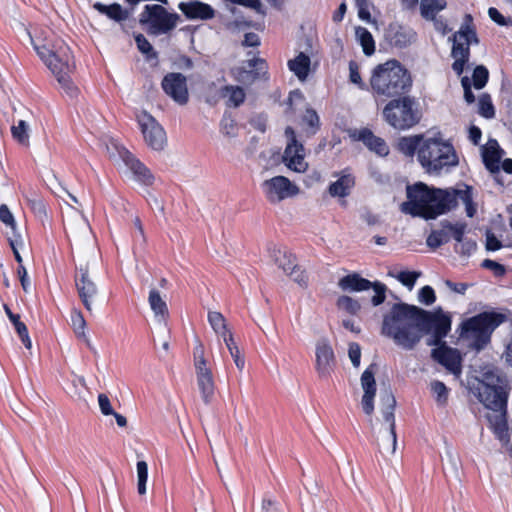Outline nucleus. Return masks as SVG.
Instances as JSON below:
<instances>
[{"label":"nucleus","instance_id":"nucleus-1","mask_svg":"<svg viewBox=\"0 0 512 512\" xmlns=\"http://www.w3.org/2000/svg\"><path fill=\"white\" fill-rule=\"evenodd\" d=\"M451 317L441 308L434 312L426 311L415 305L404 302L395 303L384 315L381 334L393 339L394 343L404 350H413L424 334H432L427 341L431 350V358L445 367L447 371L460 376L462 373V357L456 348L449 347L443 339L451 330Z\"/></svg>","mask_w":512,"mask_h":512},{"label":"nucleus","instance_id":"nucleus-2","mask_svg":"<svg viewBox=\"0 0 512 512\" xmlns=\"http://www.w3.org/2000/svg\"><path fill=\"white\" fill-rule=\"evenodd\" d=\"M407 201L401 204V211L424 220H434L447 214L458 206L461 200L465 205L466 215L474 217L477 208L473 201V187L462 183L460 187L436 188L423 182L408 185Z\"/></svg>","mask_w":512,"mask_h":512},{"label":"nucleus","instance_id":"nucleus-3","mask_svg":"<svg viewBox=\"0 0 512 512\" xmlns=\"http://www.w3.org/2000/svg\"><path fill=\"white\" fill-rule=\"evenodd\" d=\"M412 73L397 59L379 63L370 72L367 91L377 105L390 99L410 94L413 88Z\"/></svg>","mask_w":512,"mask_h":512},{"label":"nucleus","instance_id":"nucleus-4","mask_svg":"<svg viewBox=\"0 0 512 512\" xmlns=\"http://www.w3.org/2000/svg\"><path fill=\"white\" fill-rule=\"evenodd\" d=\"M418 162L424 171L431 175H439L459 164L457 152L449 141L442 137H426L420 148Z\"/></svg>","mask_w":512,"mask_h":512},{"label":"nucleus","instance_id":"nucleus-5","mask_svg":"<svg viewBox=\"0 0 512 512\" xmlns=\"http://www.w3.org/2000/svg\"><path fill=\"white\" fill-rule=\"evenodd\" d=\"M507 321V316L495 311H484L460 324V337L471 342L476 350L483 349L496 328Z\"/></svg>","mask_w":512,"mask_h":512},{"label":"nucleus","instance_id":"nucleus-6","mask_svg":"<svg viewBox=\"0 0 512 512\" xmlns=\"http://www.w3.org/2000/svg\"><path fill=\"white\" fill-rule=\"evenodd\" d=\"M41 60L47 65L57 79L59 85L70 95H73L77 88L72 81V74L75 70L74 56L67 45H60L56 50H50L45 46L36 47Z\"/></svg>","mask_w":512,"mask_h":512},{"label":"nucleus","instance_id":"nucleus-7","mask_svg":"<svg viewBox=\"0 0 512 512\" xmlns=\"http://www.w3.org/2000/svg\"><path fill=\"white\" fill-rule=\"evenodd\" d=\"M384 104L382 117L395 130H409L422 118L416 98L409 94L390 99Z\"/></svg>","mask_w":512,"mask_h":512},{"label":"nucleus","instance_id":"nucleus-8","mask_svg":"<svg viewBox=\"0 0 512 512\" xmlns=\"http://www.w3.org/2000/svg\"><path fill=\"white\" fill-rule=\"evenodd\" d=\"M449 40H452L451 57L453 71L460 76L470 59V45L479 44V38L473 25V18L470 14L465 15L464 23Z\"/></svg>","mask_w":512,"mask_h":512},{"label":"nucleus","instance_id":"nucleus-9","mask_svg":"<svg viewBox=\"0 0 512 512\" xmlns=\"http://www.w3.org/2000/svg\"><path fill=\"white\" fill-rule=\"evenodd\" d=\"M180 16L168 12L160 4H147L139 15V23L146 28L149 35L168 34L177 26Z\"/></svg>","mask_w":512,"mask_h":512},{"label":"nucleus","instance_id":"nucleus-10","mask_svg":"<svg viewBox=\"0 0 512 512\" xmlns=\"http://www.w3.org/2000/svg\"><path fill=\"white\" fill-rule=\"evenodd\" d=\"M137 122L146 144L153 150H163L167 138L165 130L157 120L146 111H142L137 115Z\"/></svg>","mask_w":512,"mask_h":512},{"label":"nucleus","instance_id":"nucleus-11","mask_svg":"<svg viewBox=\"0 0 512 512\" xmlns=\"http://www.w3.org/2000/svg\"><path fill=\"white\" fill-rule=\"evenodd\" d=\"M262 190L267 201L271 204L280 203L299 193L298 186L287 177L281 175L265 180L262 183Z\"/></svg>","mask_w":512,"mask_h":512},{"label":"nucleus","instance_id":"nucleus-12","mask_svg":"<svg viewBox=\"0 0 512 512\" xmlns=\"http://www.w3.org/2000/svg\"><path fill=\"white\" fill-rule=\"evenodd\" d=\"M285 135L288 139L283 154L285 165L292 171L298 173L305 172L308 168V163L305 161V149L303 144L297 140L296 133L292 127H286Z\"/></svg>","mask_w":512,"mask_h":512},{"label":"nucleus","instance_id":"nucleus-13","mask_svg":"<svg viewBox=\"0 0 512 512\" xmlns=\"http://www.w3.org/2000/svg\"><path fill=\"white\" fill-rule=\"evenodd\" d=\"M193 355L198 388L204 401L208 403L214 395L215 384L212 371L207 366V361L204 357V348L202 344L195 347Z\"/></svg>","mask_w":512,"mask_h":512},{"label":"nucleus","instance_id":"nucleus-14","mask_svg":"<svg viewBox=\"0 0 512 512\" xmlns=\"http://www.w3.org/2000/svg\"><path fill=\"white\" fill-rule=\"evenodd\" d=\"M75 286L78 296L87 311L92 310V304L98 295V288L90 277L88 266H80L75 274Z\"/></svg>","mask_w":512,"mask_h":512},{"label":"nucleus","instance_id":"nucleus-15","mask_svg":"<svg viewBox=\"0 0 512 512\" xmlns=\"http://www.w3.org/2000/svg\"><path fill=\"white\" fill-rule=\"evenodd\" d=\"M479 398L487 409L500 412V416H507L508 395L501 386L484 384Z\"/></svg>","mask_w":512,"mask_h":512},{"label":"nucleus","instance_id":"nucleus-16","mask_svg":"<svg viewBox=\"0 0 512 512\" xmlns=\"http://www.w3.org/2000/svg\"><path fill=\"white\" fill-rule=\"evenodd\" d=\"M161 86L163 91L175 102L184 105L188 102L189 94L187 79L182 73H168L164 76Z\"/></svg>","mask_w":512,"mask_h":512},{"label":"nucleus","instance_id":"nucleus-17","mask_svg":"<svg viewBox=\"0 0 512 512\" xmlns=\"http://www.w3.org/2000/svg\"><path fill=\"white\" fill-rule=\"evenodd\" d=\"M415 31L403 24L398 22H392L385 29L384 39L385 41L394 48L403 49L408 47L412 42L415 41Z\"/></svg>","mask_w":512,"mask_h":512},{"label":"nucleus","instance_id":"nucleus-18","mask_svg":"<svg viewBox=\"0 0 512 512\" xmlns=\"http://www.w3.org/2000/svg\"><path fill=\"white\" fill-rule=\"evenodd\" d=\"M119 155L139 183L145 186L153 185L155 180L154 175L133 153L127 149H122L119 151Z\"/></svg>","mask_w":512,"mask_h":512},{"label":"nucleus","instance_id":"nucleus-19","mask_svg":"<svg viewBox=\"0 0 512 512\" xmlns=\"http://www.w3.org/2000/svg\"><path fill=\"white\" fill-rule=\"evenodd\" d=\"M335 356L332 347L327 341H320L316 345V370L320 377H328L333 370Z\"/></svg>","mask_w":512,"mask_h":512},{"label":"nucleus","instance_id":"nucleus-20","mask_svg":"<svg viewBox=\"0 0 512 512\" xmlns=\"http://www.w3.org/2000/svg\"><path fill=\"white\" fill-rule=\"evenodd\" d=\"M361 385L364 390V394L361 401L363 412L367 415H370L374 410L373 401L376 394V382L372 366L368 367L362 373Z\"/></svg>","mask_w":512,"mask_h":512},{"label":"nucleus","instance_id":"nucleus-21","mask_svg":"<svg viewBox=\"0 0 512 512\" xmlns=\"http://www.w3.org/2000/svg\"><path fill=\"white\" fill-rule=\"evenodd\" d=\"M249 70L239 68L236 78L242 82H254L268 73V64L265 59L254 57L246 62Z\"/></svg>","mask_w":512,"mask_h":512},{"label":"nucleus","instance_id":"nucleus-22","mask_svg":"<svg viewBox=\"0 0 512 512\" xmlns=\"http://www.w3.org/2000/svg\"><path fill=\"white\" fill-rule=\"evenodd\" d=\"M178 8L188 19L209 20L215 16L214 9L209 4L200 1L181 2Z\"/></svg>","mask_w":512,"mask_h":512},{"label":"nucleus","instance_id":"nucleus-23","mask_svg":"<svg viewBox=\"0 0 512 512\" xmlns=\"http://www.w3.org/2000/svg\"><path fill=\"white\" fill-rule=\"evenodd\" d=\"M372 282L363 278L360 274L353 272L342 277L338 286L343 291L361 292L371 289Z\"/></svg>","mask_w":512,"mask_h":512},{"label":"nucleus","instance_id":"nucleus-24","mask_svg":"<svg viewBox=\"0 0 512 512\" xmlns=\"http://www.w3.org/2000/svg\"><path fill=\"white\" fill-rule=\"evenodd\" d=\"M381 446L383 449L388 450L394 454L397 447V436L395 430L394 418H385L381 423Z\"/></svg>","mask_w":512,"mask_h":512},{"label":"nucleus","instance_id":"nucleus-25","mask_svg":"<svg viewBox=\"0 0 512 512\" xmlns=\"http://www.w3.org/2000/svg\"><path fill=\"white\" fill-rule=\"evenodd\" d=\"M425 138L423 134L403 136L397 142V150L407 157H412L415 154L418 156Z\"/></svg>","mask_w":512,"mask_h":512},{"label":"nucleus","instance_id":"nucleus-26","mask_svg":"<svg viewBox=\"0 0 512 512\" xmlns=\"http://www.w3.org/2000/svg\"><path fill=\"white\" fill-rule=\"evenodd\" d=\"M354 185L355 177L344 170L339 179L329 185L328 191L333 197H346Z\"/></svg>","mask_w":512,"mask_h":512},{"label":"nucleus","instance_id":"nucleus-27","mask_svg":"<svg viewBox=\"0 0 512 512\" xmlns=\"http://www.w3.org/2000/svg\"><path fill=\"white\" fill-rule=\"evenodd\" d=\"M220 94L226 98V105L228 107L237 108L242 105L246 99V93L240 86L225 85L220 89Z\"/></svg>","mask_w":512,"mask_h":512},{"label":"nucleus","instance_id":"nucleus-28","mask_svg":"<svg viewBox=\"0 0 512 512\" xmlns=\"http://www.w3.org/2000/svg\"><path fill=\"white\" fill-rule=\"evenodd\" d=\"M148 302L151 310L159 321H166L169 317V310L166 302L162 299L159 291L155 288L149 292Z\"/></svg>","mask_w":512,"mask_h":512},{"label":"nucleus","instance_id":"nucleus-29","mask_svg":"<svg viewBox=\"0 0 512 512\" xmlns=\"http://www.w3.org/2000/svg\"><path fill=\"white\" fill-rule=\"evenodd\" d=\"M311 60L308 55L300 52L294 59L288 61V68L299 80H305L310 71Z\"/></svg>","mask_w":512,"mask_h":512},{"label":"nucleus","instance_id":"nucleus-30","mask_svg":"<svg viewBox=\"0 0 512 512\" xmlns=\"http://www.w3.org/2000/svg\"><path fill=\"white\" fill-rule=\"evenodd\" d=\"M489 428L493 431L495 437L504 445L510 442V428L507 418H488Z\"/></svg>","mask_w":512,"mask_h":512},{"label":"nucleus","instance_id":"nucleus-31","mask_svg":"<svg viewBox=\"0 0 512 512\" xmlns=\"http://www.w3.org/2000/svg\"><path fill=\"white\" fill-rule=\"evenodd\" d=\"M93 7L101 14H104L110 19L115 20L117 22L123 21L128 18V11L123 9L122 6L118 3L105 5L103 3L96 2L94 3Z\"/></svg>","mask_w":512,"mask_h":512},{"label":"nucleus","instance_id":"nucleus-32","mask_svg":"<svg viewBox=\"0 0 512 512\" xmlns=\"http://www.w3.org/2000/svg\"><path fill=\"white\" fill-rule=\"evenodd\" d=\"M355 36L366 56H371L375 53V41L367 28L357 26L355 28Z\"/></svg>","mask_w":512,"mask_h":512},{"label":"nucleus","instance_id":"nucleus-33","mask_svg":"<svg viewBox=\"0 0 512 512\" xmlns=\"http://www.w3.org/2000/svg\"><path fill=\"white\" fill-rule=\"evenodd\" d=\"M71 326L77 338L85 341L89 348H92L89 338L86 336V320L79 309L71 311Z\"/></svg>","mask_w":512,"mask_h":512},{"label":"nucleus","instance_id":"nucleus-34","mask_svg":"<svg viewBox=\"0 0 512 512\" xmlns=\"http://www.w3.org/2000/svg\"><path fill=\"white\" fill-rule=\"evenodd\" d=\"M446 0H421V16L426 20H434L437 13L446 8Z\"/></svg>","mask_w":512,"mask_h":512},{"label":"nucleus","instance_id":"nucleus-35","mask_svg":"<svg viewBox=\"0 0 512 512\" xmlns=\"http://www.w3.org/2000/svg\"><path fill=\"white\" fill-rule=\"evenodd\" d=\"M502 151L499 147H488L483 151V162L491 173L500 172V160Z\"/></svg>","mask_w":512,"mask_h":512},{"label":"nucleus","instance_id":"nucleus-36","mask_svg":"<svg viewBox=\"0 0 512 512\" xmlns=\"http://www.w3.org/2000/svg\"><path fill=\"white\" fill-rule=\"evenodd\" d=\"M275 264L282 269L286 274L294 268L296 263V257L287 250L278 249L274 253Z\"/></svg>","mask_w":512,"mask_h":512},{"label":"nucleus","instance_id":"nucleus-37","mask_svg":"<svg viewBox=\"0 0 512 512\" xmlns=\"http://www.w3.org/2000/svg\"><path fill=\"white\" fill-rule=\"evenodd\" d=\"M441 226L443 228H447L448 229V232H449V235H450V239L453 238L457 242V245L460 242H462L463 239L465 238L464 235H465L466 230H467V224L465 222L451 223L448 220H443L441 222Z\"/></svg>","mask_w":512,"mask_h":512},{"label":"nucleus","instance_id":"nucleus-38","mask_svg":"<svg viewBox=\"0 0 512 512\" xmlns=\"http://www.w3.org/2000/svg\"><path fill=\"white\" fill-rule=\"evenodd\" d=\"M450 241V235L447 228H443L439 230H433L426 239V244L428 247L432 249H437L441 245L448 243Z\"/></svg>","mask_w":512,"mask_h":512},{"label":"nucleus","instance_id":"nucleus-39","mask_svg":"<svg viewBox=\"0 0 512 512\" xmlns=\"http://www.w3.org/2000/svg\"><path fill=\"white\" fill-rule=\"evenodd\" d=\"M208 322L211 325L214 332L220 336L230 331L228 329L225 317L220 312L210 311L208 313Z\"/></svg>","mask_w":512,"mask_h":512},{"label":"nucleus","instance_id":"nucleus-40","mask_svg":"<svg viewBox=\"0 0 512 512\" xmlns=\"http://www.w3.org/2000/svg\"><path fill=\"white\" fill-rule=\"evenodd\" d=\"M134 40L138 50L146 56L148 60L156 59L158 57V53L154 50L151 43L147 40V38L139 33L134 36Z\"/></svg>","mask_w":512,"mask_h":512},{"label":"nucleus","instance_id":"nucleus-41","mask_svg":"<svg viewBox=\"0 0 512 512\" xmlns=\"http://www.w3.org/2000/svg\"><path fill=\"white\" fill-rule=\"evenodd\" d=\"M21 342L27 349H31L32 342L29 336L28 328L24 322L21 321L20 315L11 320Z\"/></svg>","mask_w":512,"mask_h":512},{"label":"nucleus","instance_id":"nucleus-42","mask_svg":"<svg viewBox=\"0 0 512 512\" xmlns=\"http://www.w3.org/2000/svg\"><path fill=\"white\" fill-rule=\"evenodd\" d=\"M337 306L351 315H356L361 309V305L356 299L346 295L338 298Z\"/></svg>","mask_w":512,"mask_h":512},{"label":"nucleus","instance_id":"nucleus-43","mask_svg":"<svg viewBox=\"0 0 512 512\" xmlns=\"http://www.w3.org/2000/svg\"><path fill=\"white\" fill-rule=\"evenodd\" d=\"M478 106L479 114L484 118L490 119L495 116V108L489 94L484 93L480 96Z\"/></svg>","mask_w":512,"mask_h":512},{"label":"nucleus","instance_id":"nucleus-44","mask_svg":"<svg viewBox=\"0 0 512 512\" xmlns=\"http://www.w3.org/2000/svg\"><path fill=\"white\" fill-rule=\"evenodd\" d=\"M472 79L475 89L480 90L484 88L489 80L488 69L483 65L476 66L473 71Z\"/></svg>","mask_w":512,"mask_h":512},{"label":"nucleus","instance_id":"nucleus-45","mask_svg":"<svg viewBox=\"0 0 512 512\" xmlns=\"http://www.w3.org/2000/svg\"><path fill=\"white\" fill-rule=\"evenodd\" d=\"M137 490L140 495H144L146 493V482L148 479V466L145 461L137 462Z\"/></svg>","mask_w":512,"mask_h":512},{"label":"nucleus","instance_id":"nucleus-46","mask_svg":"<svg viewBox=\"0 0 512 512\" xmlns=\"http://www.w3.org/2000/svg\"><path fill=\"white\" fill-rule=\"evenodd\" d=\"M303 123L308 127L311 134H315L320 126V120L317 112L314 109H306L303 117Z\"/></svg>","mask_w":512,"mask_h":512},{"label":"nucleus","instance_id":"nucleus-47","mask_svg":"<svg viewBox=\"0 0 512 512\" xmlns=\"http://www.w3.org/2000/svg\"><path fill=\"white\" fill-rule=\"evenodd\" d=\"M13 138L20 144L29 143V135L27 132V125L24 120H19L17 125L11 127Z\"/></svg>","mask_w":512,"mask_h":512},{"label":"nucleus","instance_id":"nucleus-48","mask_svg":"<svg viewBox=\"0 0 512 512\" xmlns=\"http://www.w3.org/2000/svg\"><path fill=\"white\" fill-rule=\"evenodd\" d=\"M389 275L395 277L399 282H401L404 286L412 289L416 283L418 277H420L421 273L416 271H401L397 275L392 274Z\"/></svg>","mask_w":512,"mask_h":512},{"label":"nucleus","instance_id":"nucleus-49","mask_svg":"<svg viewBox=\"0 0 512 512\" xmlns=\"http://www.w3.org/2000/svg\"><path fill=\"white\" fill-rule=\"evenodd\" d=\"M349 80L361 90L368 88V83L364 82L359 72L358 64L355 61L349 62Z\"/></svg>","mask_w":512,"mask_h":512},{"label":"nucleus","instance_id":"nucleus-50","mask_svg":"<svg viewBox=\"0 0 512 512\" xmlns=\"http://www.w3.org/2000/svg\"><path fill=\"white\" fill-rule=\"evenodd\" d=\"M396 400L392 393L385 392L381 395V413L383 416H394Z\"/></svg>","mask_w":512,"mask_h":512},{"label":"nucleus","instance_id":"nucleus-51","mask_svg":"<svg viewBox=\"0 0 512 512\" xmlns=\"http://www.w3.org/2000/svg\"><path fill=\"white\" fill-rule=\"evenodd\" d=\"M0 221L9 227L12 230L14 237H16L17 224L12 212L6 204L0 205Z\"/></svg>","mask_w":512,"mask_h":512},{"label":"nucleus","instance_id":"nucleus-52","mask_svg":"<svg viewBox=\"0 0 512 512\" xmlns=\"http://www.w3.org/2000/svg\"><path fill=\"white\" fill-rule=\"evenodd\" d=\"M367 147L379 156H386L389 153V147L385 140L376 135H374L372 140L367 144Z\"/></svg>","mask_w":512,"mask_h":512},{"label":"nucleus","instance_id":"nucleus-53","mask_svg":"<svg viewBox=\"0 0 512 512\" xmlns=\"http://www.w3.org/2000/svg\"><path fill=\"white\" fill-rule=\"evenodd\" d=\"M220 126L223 134L233 137L237 135L238 125L231 115L224 114Z\"/></svg>","mask_w":512,"mask_h":512},{"label":"nucleus","instance_id":"nucleus-54","mask_svg":"<svg viewBox=\"0 0 512 512\" xmlns=\"http://www.w3.org/2000/svg\"><path fill=\"white\" fill-rule=\"evenodd\" d=\"M371 288L375 292V295L371 299L373 306L381 305L386 299L387 286L384 283L375 281L372 282Z\"/></svg>","mask_w":512,"mask_h":512},{"label":"nucleus","instance_id":"nucleus-55","mask_svg":"<svg viewBox=\"0 0 512 512\" xmlns=\"http://www.w3.org/2000/svg\"><path fill=\"white\" fill-rule=\"evenodd\" d=\"M477 250V243L473 239L464 238L462 242L455 245V251L463 256H470Z\"/></svg>","mask_w":512,"mask_h":512},{"label":"nucleus","instance_id":"nucleus-56","mask_svg":"<svg viewBox=\"0 0 512 512\" xmlns=\"http://www.w3.org/2000/svg\"><path fill=\"white\" fill-rule=\"evenodd\" d=\"M98 404H99L100 411L102 412L103 415H105V416H122L121 414L114 411L111 401L106 394L101 393L98 395Z\"/></svg>","mask_w":512,"mask_h":512},{"label":"nucleus","instance_id":"nucleus-57","mask_svg":"<svg viewBox=\"0 0 512 512\" xmlns=\"http://www.w3.org/2000/svg\"><path fill=\"white\" fill-rule=\"evenodd\" d=\"M287 274L301 287L306 288L308 286V275L305 270L301 269L297 264Z\"/></svg>","mask_w":512,"mask_h":512},{"label":"nucleus","instance_id":"nucleus-58","mask_svg":"<svg viewBox=\"0 0 512 512\" xmlns=\"http://www.w3.org/2000/svg\"><path fill=\"white\" fill-rule=\"evenodd\" d=\"M418 298L421 303L431 305L436 301L435 291L431 286L426 285L419 290Z\"/></svg>","mask_w":512,"mask_h":512},{"label":"nucleus","instance_id":"nucleus-59","mask_svg":"<svg viewBox=\"0 0 512 512\" xmlns=\"http://www.w3.org/2000/svg\"><path fill=\"white\" fill-rule=\"evenodd\" d=\"M488 15L490 19L497 23L499 26H512V18L504 17L495 7H490L488 9Z\"/></svg>","mask_w":512,"mask_h":512},{"label":"nucleus","instance_id":"nucleus-60","mask_svg":"<svg viewBox=\"0 0 512 512\" xmlns=\"http://www.w3.org/2000/svg\"><path fill=\"white\" fill-rule=\"evenodd\" d=\"M481 266L483 268L491 270L496 277H502L506 273V268L503 264H500L494 260L491 259H485L483 260Z\"/></svg>","mask_w":512,"mask_h":512},{"label":"nucleus","instance_id":"nucleus-61","mask_svg":"<svg viewBox=\"0 0 512 512\" xmlns=\"http://www.w3.org/2000/svg\"><path fill=\"white\" fill-rule=\"evenodd\" d=\"M355 4L358 10V17L366 22L371 21V13L369 10L370 2L369 0H355Z\"/></svg>","mask_w":512,"mask_h":512},{"label":"nucleus","instance_id":"nucleus-62","mask_svg":"<svg viewBox=\"0 0 512 512\" xmlns=\"http://www.w3.org/2000/svg\"><path fill=\"white\" fill-rule=\"evenodd\" d=\"M431 388L433 393L436 395L438 402H445L447 400L448 389L443 382L434 381L431 384Z\"/></svg>","mask_w":512,"mask_h":512},{"label":"nucleus","instance_id":"nucleus-63","mask_svg":"<svg viewBox=\"0 0 512 512\" xmlns=\"http://www.w3.org/2000/svg\"><path fill=\"white\" fill-rule=\"evenodd\" d=\"M348 353H349V358H350L352 364L355 367H358L360 365V359H361L360 345L356 342L350 343Z\"/></svg>","mask_w":512,"mask_h":512},{"label":"nucleus","instance_id":"nucleus-64","mask_svg":"<svg viewBox=\"0 0 512 512\" xmlns=\"http://www.w3.org/2000/svg\"><path fill=\"white\" fill-rule=\"evenodd\" d=\"M374 135L375 134L370 129L362 128L360 130L354 131L352 137L355 140L362 141L367 146V144L372 140Z\"/></svg>","mask_w":512,"mask_h":512}]
</instances>
